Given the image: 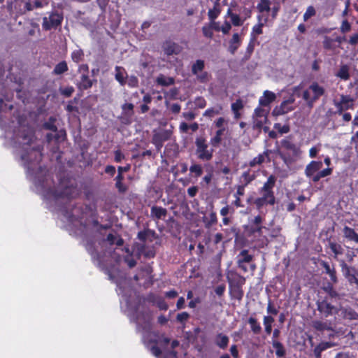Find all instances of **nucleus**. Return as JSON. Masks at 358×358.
I'll list each match as a JSON object with an SVG mask.
<instances>
[{
  "instance_id": "obj_34",
  "label": "nucleus",
  "mask_w": 358,
  "mask_h": 358,
  "mask_svg": "<svg viewBox=\"0 0 358 358\" xmlns=\"http://www.w3.org/2000/svg\"><path fill=\"white\" fill-rule=\"evenodd\" d=\"M224 131H225V128H223V129H220L216 131L215 136H213L210 139V144L212 145V146H213L215 148H217L219 146V145L220 144V143L222 141V136L223 135V133Z\"/></svg>"
},
{
  "instance_id": "obj_63",
  "label": "nucleus",
  "mask_w": 358,
  "mask_h": 358,
  "mask_svg": "<svg viewBox=\"0 0 358 358\" xmlns=\"http://www.w3.org/2000/svg\"><path fill=\"white\" fill-rule=\"evenodd\" d=\"M267 313L269 314H272L274 315H276L278 313V309L273 306L271 300L268 301L267 308H266Z\"/></svg>"
},
{
  "instance_id": "obj_51",
  "label": "nucleus",
  "mask_w": 358,
  "mask_h": 358,
  "mask_svg": "<svg viewBox=\"0 0 358 358\" xmlns=\"http://www.w3.org/2000/svg\"><path fill=\"white\" fill-rule=\"evenodd\" d=\"M271 2L269 0H261L258 4V9L260 12H269Z\"/></svg>"
},
{
  "instance_id": "obj_10",
  "label": "nucleus",
  "mask_w": 358,
  "mask_h": 358,
  "mask_svg": "<svg viewBox=\"0 0 358 358\" xmlns=\"http://www.w3.org/2000/svg\"><path fill=\"white\" fill-rule=\"evenodd\" d=\"M318 311L322 316L327 317L338 313V308L331 304L327 300L324 299L317 302Z\"/></svg>"
},
{
  "instance_id": "obj_50",
  "label": "nucleus",
  "mask_w": 358,
  "mask_h": 358,
  "mask_svg": "<svg viewBox=\"0 0 358 358\" xmlns=\"http://www.w3.org/2000/svg\"><path fill=\"white\" fill-rule=\"evenodd\" d=\"M316 14L315 8L313 6H309L303 15V19L305 22L308 21L310 17L315 16Z\"/></svg>"
},
{
  "instance_id": "obj_27",
  "label": "nucleus",
  "mask_w": 358,
  "mask_h": 358,
  "mask_svg": "<svg viewBox=\"0 0 358 358\" xmlns=\"http://www.w3.org/2000/svg\"><path fill=\"white\" fill-rule=\"evenodd\" d=\"M92 86V81L89 78L88 75L83 73L80 77V82L78 87L80 90H87Z\"/></svg>"
},
{
  "instance_id": "obj_47",
  "label": "nucleus",
  "mask_w": 358,
  "mask_h": 358,
  "mask_svg": "<svg viewBox=\"0 0 358 358\" xmlns=\"http://www.w3.org/2000/svg\"><path fill=\"white\" fill-rule=\"evenodd\" d=\"M324 291L332 299H336L339 296L338 293L334 289L331 283H328L323 287Z\"/></svg>"
},
{
  "instance_id": "obj_46",
  "label": "nucleus",
  "mask_w": 358,
  "mask_h": 358,
  "mask_svg": "<svg viewBox=\"0 0 358 358\" xmlns=\"http://www.w3.org/2000/svg\"><path fill=\"white\" fill-rule=\"evenodd\" d=\"M56 119L53 117H50L47 122L43 124V127L45 129L50 130L53 132H57V128L55 125Z\"/></svg>"
},
{
  "instance_id": "obj_12",
  "label": "nucleus",
  "mask_w": 358,
  "mask_h": 358,
  "mask_svg": "<svg viewBox=\"0 0 358 358\" xmlns=\"http://www.w3.org/2000/svg\"><path fill=\"white\" fill-rule=\"evenodd\" d=\"M353 99L350 96L342 95L340 101L335 102V106L339 113H342L343 111L352 108Z\"/></svg>"
},
{
  "instance_id": "obj_60",
  "label": "nucleus",
  "mask_w": 358,
  "mask_h": 358,
  "mask_svg": "<svg viewBox=\"0 0 358 358\" xmlns=\"http://www.w3.org/2000/svg\"><path fill=\"white\" fill-rule=\"evenodd\" d=\"M231 28V22H228L227 19H225V21L224 23L222 24L221 27V31L226 34H228Z\"/></svg>"
},
{
  "instance_id": "obj_26",
  "label": "nucleus",
  "mask_w": 358,
  "mask_h": 358,
  "mask_svg": "<svg viewBox=\"0 0 358 358\" xmlns=\"http://www.w3.org/2000/svg\"><path fill=\"white\" fill-rule=\"evenodd\" d=\"M223 108L220 104H217L214 107L208 108L205 110L203 115L204 117L212 118L215 117V115H220L222 113Z\"/></svg>"
},
{
  "instance_id": "obj_55",
  "label": "nucleus",
  "mask_w": 358,
  "mask_h": 358,
  "mask_svg": "<svg viewBox=\"0 0 358 358\" xmlns=\"http://www.w3.org/2000/svg\"><path fill=\"white\" fill-rule=\"evenodd\" d=\"M264 159H263L262 155H257V157H254L250 162L249 166L251 167L255 166L257 165L262 164L264 162Z\"/></svg>"
},
{
  "instance_id": "obj_1",
  "label": "nucleus",
  "mask_w": 358,
  "mask_h": 358,
  "mask_svg": "<svg viewBox=\"0 0 358 358\" xmlns=\"http://www.w3.org/2000/svg\"><path fill=\"white\" fill-rule=\"evenodd\" d=\"M4 70L0 63V126L5 129L6 144L12 147L15 158L24 167L27 178L32 182L34 190L43 199L50 210H87L81 204L74 205L70 199L77 194V188L71 181L60 180L55 185L52 176L45 167L39 165L42 158V146L36 140L33 128L26 125L21 119L13 125H6L1 113L10 110L11 104L3 103V98L9 101L10 96L3 91Z\"/></svg>"
},
{
  "instance_id": "obj_31",
  "label": "nucleus",
  "mask_w": 358,
  "mask_h": 358,
  "mask_svg": "<svg viewBox=\"0 0 358 358\" xmlns=\"http://www.w3.org/2000/svg\"><path fill=\"white\" fill-rule=\"evenodd\" d=\"M272 345L275 349V355L278 357H283L285 355V350L280 342L277 340H272Z\"/></svg>"
},
{
  "instance_id": "obj_57",
  "label": "nucleus",
  "mask_w": 358,
  "mask_h": 358,
  "mask_svg": "<svg viewBox=\"0 0 358 358\" xmlns=\"http://www.w3.org/2000/svg\"><path fill=\"white\" fill-rule=\"evenodd\" d=\"M274 129L278 130L281 134H287L289 131V127L288 125L282 126L280 123H275Z\"/></svg>"
},
{
  "instance_id": "obj_5",
  "label": "nucleus",
  "mask_w": 358,
  "mask_h": 358,
  "mask_svg": "<svg viewBox=\"0 0 358 358\" xmlns=\"http://www.w3.org/2000/svg\"><path fill=\"white\" fill-rule=\"evenodd\" d=\"M277 178L274 175H271L267 180L264 183L263 186L259 189V197L254 201V203L258 210L264 206L270 205L273 206L275 203V197L274 195L273 188L275 185Z\"/></svg>"
},
{
  "instance_id": "obj_48",
  "label": "nucleus",
  "mask_w": 358,
  "mask_h": 358,
  "mask_svg": "<svg viewBox=\"0 0 358 358\" xmlns=\"http://www.w3.org/2000/svg\"><path fill=\"white\" fill-rule=\"evenodd\" d=\"M123 179V176H120V174H117V176L115 178V187L118 189L120 192H124L127 189L126 187L122 183Z\"/></svg>"
},
{
  "instance_id": "obj_2",
  "label": "nucleus",
  "mask_w": 358,
  "mask_h": 358,
  "mask_svg": "<svg viewBox=\"0 0 358 358\" xmlns=\"http://www.w3.org/2000/svg\"><path fill=\"white\" fill-rule=\"evenodd\" d=\"M109 279L117 284V294L120 296V308L129 317L131 322L136 324V331L142 335V340L149 351L155 357L161 358H177L175 348L179 346V341L171 340L165 336H157L151 331L150 315L141 304L136 292L129 285L126 278L115 279L109 271Z\"/></svg>"
},
{
  "instance_id": "obj_62",
  "label": "nucleus",
  "mask_w": 358,
  "mask_h": 358,
  "mask_svg": "<svg viewBox=\"0 0 358 358\" xmlns=\"http://www.w3.org/2000/svg\"><path fill=\"white\" fill-rule=\"evenodd\" d=\"M194 104L199 108H203L206 105V101L203 97H197L194 101Z\"/></svg>"
},
{
  "instance_id": "obj_35",
  "label": "nucleus",
  "mask_w": 358,
  "mask_h": 358,
  "mask_svg": "<svg viewBox=\"0 0 358 358\" xmlns=\"http://www.w3.org/2000/svg\"><path fill=\"white\" fill-rule=\"evenodd\" d=\"M68 71V66L65 61H62L59 62L56 66H55L52 74L54 75H62L66 71Z\"/></svg>"
},
{
  "instance_id": "obj_61",
  "label": "nucleus",
  "mask_w": 358,
  "mask_h": 358,
  "mask_svg": "<svg viewBox=\"0 0 358 358\" xmlns=\"http://www.w3.org/2000/svg\"><path fill=\"white\" fill-rule=\"evenodd\" d=\"M217 215L215 212H211L209 215L208 221L206 224L208 227H210L213 224L217 223Z\"/></svg>"
},
{
  "instance_id": "obj_41",
  "label": "nucleus",
  "mask_w": 358,
  "mask_h": 358,
  "mask_svg": "<svg viewBox=\"0 0 358 358\" xmlns=\"http://www.w3.org/2000/svg\"><path fill=\"white\" fill-rule=\"evenodd\" d=\"M341 271L345 278H348L352 273H355L356 270L349 266L344 261L341 263Z\"/></svg>"
},
{
  "instance_id": "obj_37",
  "label": "nucleus",
  "mask_w": 358,
  "mask_h": 358,
  "mask_svg": "<svg viewBox=\"0 0 358 358\" xmlns=\"http://www.w3.org/2000/svg\"><path fill=\"white\" fill-rule=\"evenodd\" d=\"M336 76L342 80H347L350 77L349 67L347 65H343L336 73Z\"/></svg>"
},
{
  "instance_id": "obj_23",
  "label": "nucleus",
  "mask_w": 358,
  "mask_h": 358,
  "mask_svg": "<svg viewBox=\"0 0 358 358\" xmlns=\"http://www.w3.org/2000/svg\"><path fill=\"white\" fill-rule=\"evenodd\" d=\"M333 344L330 342H322L318 344L314 349L313 352L316 358L321 357L322 352L331 348Z\"/></svg>"
},
{
  "instance_id": "obj_28",
  "label": "nucleus",
  "mask_w": 358,
  "mask_h": 358,
  "mask_svg": "<svg viewBox=\"0 0 358 358\" xmlns=\"http://www.w3.org/2000/svg\"><path fill=\"white\" fill-rule=\"evenodd\" d=\"M156 82L161 86H170L174 84L175 80L173 78L167 77L163 74H160L157 76Z\"/></svg>"
},
{
  "instance_id": "obj_3",
  "label": "nucleus",
  "mask_w": 358,
  "mask_h": 358,
  "mask_svg": "<svg viewBox=\"0 0 358 358\" xmlns=\"http://www.w3.org/2000/svg\"><path fill=\"white\" fill-rule=\"evenodd\" d=\"M123 239L116 233L108 234L106 238H103L98 243L97 246L90 241H87L85 247L91 255L94 263L99 267H106L108 265V259L114 260L116 263L121 261V257L115 252L116 246H122Z\"/></svg>"
},
{
  "instance_id": "obj_14",
  "label": "nucleus",
  "mask_w": 358,
  "mask_h": 358,
  "mask_svg": "<svg viewBox=\"0 0 358 358\" xmlns=\"http://www.w3.org/2000/svg\"><path fill=\"white\" fill-rule=\"evenodd\" d=\"M135 249L138 259H139L141 255L144 256L147 259L153 258L155 255L154 250L151 248L147 247L145 244L138 243L135 245Z\"/></svg>"
},
{
  "instance_id": "obj_64",
  "label": "nucleus",
  "mask_w": 358,
  "mask_h": 358,
  "mask_svg": "<svg viewBox=\"0 0 358 358\" xmlns=\"http://www.w3.org/2000/svg\"><path fill=\"white\" fill-rule=\"evenodd\" d=\"M234 210L229 207L228 205L225 206L220 210V215L223 217H226L229 213H233Z\"/></svg>"
},
{
  "instance_id": "obj_45",
  "label": "nucleus",
  "mask_w": 358,
  "mask_h": 358,
  "mask_svg": "<svg viewBox=\"0 0 358 358\" xmlns=\"http://www.w3.org/2000/svg\"><path fill=\"white\" fill-rule=\"evenodd\" d=\"M204 69V62L201 59H198L192 66V72L194 75H197L199 72L202 71Z\"/></svg>"
},
{
  "instance_id": "obj_7",
  "label": "nucleus",
  "mask_w": 358,
  "mask_h": 358,
  "mask_svg": "<svg viewBox=\"0 0 358 358\" xmlns=\"http://www.w3.org/2000/svg\"><path fill=\"white\" fill-rule=\"evenodd\" d=\"M196 150L197 158L202 161H210L213 156V149L208 148L206 141L203 137H197L195 139Z\"/></svg>"
},
{
  "instance_id": "obj_56",
  "label": "nucleus",
  "mask_w": 358,
  "mask_h": 358,
  "mask_svg": "<svg viewBox=\"0 0 358 358\" xmlns=\"http://www.w3.org/2000/svg\"><path fill=\"white\" fill-rule=\"evenodd\" d=\"M83 57V50L80 49L76 50L72 52L71 58L73 62H80Z\"/></svg>"
},
{
  "instance_id": "obj_18",
  "label": "nucleus",
  "mask_w": 358,
  "mask_h": 358,
  "mask_svg": "<svg viewBox=\"0 0 358 358\" xmlns=\"http://www.w3.org/2000/svg\"><path fill=\"white\" fill-rule=\"evenodd\" d=\"M214 343L218 348L224 350L228 346L229 338L222 333H218L215 338Z\"/></svg>"
},
{
  "instance_id": "obj_59",
  "label": "nucleus",
  "mask_w": 358,
  "mask_h": 358,
  "mask_svg": "<svg viewBox=\"0 0 358 358\" xmlns=\"http://www.w3.org/2000/svg\"><path fill=\"white\" fill-rule=\"evenodd\" d=\"M264 24L262 22H259L257 24L255 25L252 28V35L255 37L256 35H259L262 33V27Z\"/></svg>"
},
{
  "instance_id": "obj_49",
  "label": "nucleus",
  "mask_w": 358,
  "mask_h": 358,
  "mask_svg": "<svg viewBox=\"0 0 358 358\" xmlns=\"http://www.w3.org/2000/svg\"><path fill=\"white\" fill-rule=\"evenodd\" d=\"M178 47V46H166L164 48V55H166L167 57L166 60H169V57L171 55H176L178 53L180 50L176 48ZM164 60H166V58H164Z\"/></svg>"
},
{
  "instance_id": "obj_22",
  "label": "nucleus",
  "mask_w": 358,
  "mask_h": 358,
  "mask_svg": "<svg viewBox=\"0 0 358 358\" xmlns=\"http://www.w3.org/2000/svg\"><path fill=\"white\" fill-rule=\"evenodd\" d=\"M321 265L324 268L325 273L330 277L331 282L333 283H336L338 282V279L335 268L334 267L331 268L327 262L324 261L321 263Z\"/></svg>"
},
{
  "instance_id": "obj_29",
  "label": "nucleus",
  "mask_w": 358,
  "mask_h": 358,
  "mask_svg": "<svg viewBox=\"0 0 358 358\" xmlns=\"http://www.w3.org/2000/svg\"><path fill=\"white\" fill-rule=\"evenodd\" d=\"M312 327L318 331H324L325 330H330V324L326 322L320 320H313L311 324Z\"/></svg>"
},
{
  "instance_id": "obj_4",
  "label": "nucleus",
  "mask_w": 358,
  "mask_h": 358,
  "mask_svg": "<svg viewBox=\"0 0 358 358\" xmlns=\"http://www.w3.org/2000/svg\"><path fill=\"white\" fill-rule=\"evenodd\" d=\"M280 148H276V153L282 159L285 164L289 167L296 162L301 156L300 148L287 137L280 141Z\"/></svg>"
},
{
  "instance_id": "obj_54",
  "label": "nucleus",
  "mask_w": 358,
  "mask_h": 358,
  "mask_svg": "<svg viewBox=\"0 0 358 358\" xmlns=\"http://www.w3.org/2000/svg\"><path fill=\"white\" fill-rule=\"evenodd\" d=\"M127 83L129 87H136L138 85V79L135 76H128Z\"/></svg>"
},
{
  "instance_id": "obj_53",
  "label": "nucleus",
  "mask_w": 358,
  "mask_h": 358,
  "mask_svg": "<svg viewBox=\"0 0 358 358\" xmlns=\"http://www.w3.org/2000/svg\"><path fill=\"white\" fill-rule=\"evenodd\" d=\"M74 92V88L72 86H68L64 88L60 87L59 88V92L62 95L69 97L72 95V94Z\"/></svg>"
},
{
  "instance_id": "obj_21",
  "label": "nucleus",
  "mask_w": 358,
  "mask_h": 358,
  "mask_svg": "<svg viewBox=\"0 0 358 358\" xmlns=\"http://www.w3.org/2000/svg\"><path fill=\"white\" fill-rule=\"evenodd\" d=\"M224 17L225 19L229 17L231 24L234 26H241L243 23V20L239 17L238 15L232 13L231 8L227 10Z\"/></svg>"
},
{
  "instance_id": "obj_11",
  "label": "nucleus",
  "mask_w": 358,
  "mask_h": 358,
  "mask_svg": "<svg viewBox=\"0 0 358 358\" xmlns=\"http://www.w3.org/2000/svg\"><path fill=\"white\" fill-rule=\"evenodd\" d=\"M323 163L322 161H311L306 165L305 169V175L311 181L313 182V178L317 173L322 169Z\"/></svg>"
},
{
  "instance_id": "obj_16",
  "label": "nucleus",
  "mask_w": 358,
  "mask_h": 358,
  "mask_svg": "<svg viewBox=\"0 0 358 358\" xmlns=\"http://www.w3.org/2000/svg\"><path fill=\"white\" fill-rule=\"evenodd\" d=\"M115 79L119 83L121 86H124L127 83V78H128V74L126 70L119 66H116L115 67Z\"/></svg>"
},
{
  "instance_id": "obj_19",
  "label": "nucleus",
  "mask_w": 358,
  "mask_h": 358,
  "mask_svg": "<svg viewBox=\"0 0 358 358\" xmlns=\"http://www.w3.org/2000/svg\"><path fill=\"white\" fill-rule=\"evenodd\" d=\"M150 214L153 218L160 220L166 216L167 210L162 207L154 206L151 208Z\"/></svg>"
},
{
  "instance_id": "obj_24",
  "label": "nucleus",
  "mask_w": 358,
  "mask_h": 358,
  "mask_svg": "<svg viewBox=\"0 0 358 358\" xmlns=\"http://www.w3.org/2000/svg\"><path fill=\"white\" fill-rule=\"evenodd\" d=\"M126 255L124 256V261L127 266L131 268L136 265V261L133 257V251H131L129 248H124L123 250Z\"/></svg>"
},
{
  "instance_id": "obj_36",
  "label": "nucleus",
  "mask_w": 358,
  "mask_h": 358,
  "mask_svg": "<svg viewBox=\"0 0 358 358\" xmlns=\"http://www.w3.org/2000/svg\"><path fill=\"white\" fill-rule=\"evenodd\" d=\"M332 171L333 169L329 167L321 171L320 170L319 172L317 173V175L315 176L313 182H317L321 178L330 176L332 173Z\"/></svg>"
},
{
  "instance_id": "obj_9",
  "label": "nucleus",
  "mask_w": 358,
  "mask_h": 358,
  "mask_svg": "<svg viewBox=\"0 0 358 358\" xmlns=\"http://www.w3.org/2000/svg\"><path fill=\"white\" fill-rule=\"evenodd\" d=\"M294 101L295 99L293 96H289L287 100H284L280 106H277L273 108L272 111L273 115L280 116L292 111L294 109V107L292 106Z\"/></svg>"
},
{
  "instance_id": "obj_39",
  "label": "nucleus",
  "mask_w": 358,
  "mask_h": 358,
  "mask_svg": "<svg viewBox=\"0 0 358 358\" xmlns=\"http://www.w3.org/2000/svg\"><path fill=\"white\" fill-rule=\"evenodd\" d=\"M268 112L269 109H266L265 107H262L259 105V106L255 109L252 117H260L262 119L264 117L267 118Z\"/></svg>"
},
{
  "instance_id": "obj_15",
  "label": "nucleus",
  "mask_w": 358,
  "mask_h": 358,
  "mask_svg": "<svg viewBox=\"0 0 358 358\" xmlns=\"http://www.w3.org/2000/svg\"><path fill=\"white\" fill-rule=\"evenodd\" d=\"M236 259V263L238 268L241 270H245L243 267V264H252V261L253 259V256L249 254L248 250L245 249L241 251V252L237 255Z\"/></svg>"
},
{
  "instance_id": "obj_33",
  "label": "nucleus",
  "mask_w": 358,
  "mask_h": 358,
  "mask_svg": "<svg viewBox=\"0 0 358 358\" xmlns=\"http://www.w3.org/2000/svg\"><path fill=\"white\" fill-rule=\"evenodd\" d=\"M134 104L129 103H124L122 106V114L127 119H130L134 115Z\"/></svg>"
},
{
  "instance_id": "obj_38",
  "label": "nucleus",
  "mask_w": 358,
  "mask_h": 358,
  "mask_svg": "<svg viewBox=\"0 0 358 358\" xmlns=\"http://www.w3.org/2000/svg\"><path fill=\"white\" fill-rule=\"evenodd\" d=\"M170 133L168 131H163L153 135V141H159V142L164 143V141L169 140Z\"/></svg>"
},
{
  "instance_id": "obj_20",
  "label": "nucleus",
  "mask_w": 358,
  "mask_h": 358,
  "mask_svg": "<svg viewBox=\"0 0 358 358\" xmlns=\"http://www.w3.org/2000/svg\"><path fill=\"white\" fill-rule=\"evenodd\" d=\"M256 178V174L255 171H251L250 169L244 171L241 176V182L243 185L247 186L252 181H253Z\"/></svg>"
},
{
  "instance_id": "obj_42",
  "label": "nucleus",
  "mask_w": 358,
  "mask_h": 358,
  "mask_svg": "<svg viewBox=\"0 0 358 358\" xmlns=\"http://www.w3.org/2000/svg\"><path fill=\"white\" fill-rule=\"evenodd\" d=\"M55 134L49 133L46 134V138L48 142L52 141L53 139L56 141H59L60 139H64L65 137V132L62 130L55 132Z\"/></svg>"
},
{
  "instance_id": "obj_43",
  "label": "nucleus",
  "mask_w": 358,
  "mask_h": 358,
  "mask_svg": "<svg viewBox=\"0 0 358 358\" xmlns=\"http://www.w3.org/2000/svg\"><path fill=\"white\" fill-rule=\"evenodd\" d=\"M266 121V117L262 119L260 117H252V128L261 131Z\"/></svg>"
},
{
  "instance_id": "obj_6",
  "label": "nucleus",
  "mask_w": 358,
  "mask_h": 358,
  "mask_svg": "<svg viewBox=\"0 0 358 358\" xmlns=\"http://www.w3.org/2000/svg\"><path fill=\"white\" fill-rule=\"evenodd\" d=\"M324 92L325 90L322 86L317 82H313L303 92L301 96L306 105L312 108L314 103L323 96Z\"/></svg>"
},
{
  "instance_id": "obj_58",
  "label": "nucleus",
  "mask_w": 358,
  "mask_h": 358,
  "mask_svg": "<svg viewBox=\"0 0 358 358\" xmlns=\"http://www.w3.org/2000/svg\"><path fill=\"white\" fill-rule=\"evenodd\" d=\"M213 178V173L211 172L208 173L201 180L200 185L202 187L208 186Z\"/></svg>"
},
{
  "instance_id": "obj_17",
  "label": "nucleus",
  "mask_w": 358,
  "mask_h": 358,
  "mask_svg": "<svg viewBox=\"0 0 358 358\" xmlns=\"http://www.w3.org/2000/svg\"><path fill=\"white\" fill-rule=\"evenodd\" d=\"M343 237L348 241L358 244V232L354 229L345 226L343 229Z\"/></svg>"
},
{
  "instance_id": "obj_13",
  "label": "nucleus",
  "mask_w": 358,
  "mask_h": 358,
  "mask_svg": "<svg viewBox=\"0 0 358 358\" xmlns=\"http://www.w3.org/2000/svg\"><path fill=\"white\" fill-rule=\"evenodd\" d=\"M276 99V94L269 90H265L263 95L259 99V105L262 107L268 108L270 110V105Z\"/></svg>"
},
{
  "instance_id": "obj_52",
  "label": "nucleus",
  "mask_w": 358,
  "mask_h": 358,
  "mask_svg": "<svg viewBox=\"0 0 358 358\" xmlns=\"http://www.w3.org/2000/svg\"><path fill=\"white\" fill-rule=\"evenodd\" d=\"M231 290L234 294V296L240 300L242 299L243 296V292L242 290V287H230Z\"/></svg>"
},
{
  "instance_id": "obj_40",
  "label": "nucleus",
  "mask_w": 358,
  "mask_h": 358,
  "mask_svg": "<svg viewBox=\"0 0 358 358\" xmlns=\"http://www.w3.org/2000/svg\"><path fill=\"white\" fill-rule=\"evenodd\" d=\"M329 247L332 251V252L334 254L335 257L342 255L343 252V249L342 246L340 244L336 243V242L329 241Z\"/></svg>"
},
{
  "instance_id": "obj_44",
  "label": "nucleus",
  "mask_w": 358,
  "mask_h": 358,
  "mask_svg": "<svg viewBox=\"0 0 358 358\" xmlns=\"http://www.w3.org/2000/svg\"><path fill=\"white\" fill-rule=\"evenodd\" d=\"M189 171L194 174V177L199 178L202 175L203 171L201 165L193 164L189 167Z\"/></svg>"
},
{
  "instance_id": "obj_30",
  "label": "nucleus",
  "mask_w": 358,
  "mask_h": 358,
  "mask_svg": "<svg viewBox=\"0 0 358 358\" xmlns=\"http://www.w3.org/2000/svg\"><path fill=\"white\" fill-rule=\"evenodd\" d=\"M248 322L250 324L251 331L254 334H259L261 333L262 327L255 317H249L248 320Z\"/></svg>"
},
{
  "instance_id": "obj_8",
  "label": "nucleus",
  "mask_w": 358,
  "mask_h": 358,
  "mask_svg": "<svg viewBox=\"0 0 358 358\" xmlns=\"http://www.w3.org/2000/svg\"><path fill=\"white\" fill-rule=\"evenodd\" d=\"M63 20V16L57 13H52L48 16L43 18V28L45 30H49L53 28H57L60 25Z\"/></svg>"
},
{
  "instance_id": "obj_32",
  "label": "nucleus",
  "mask_w": 358,
  "mask_h": 358,
  "mask_svg": "<svg viewBox=\"0 0 358 358\" xmlns=\"http://www.w3.org/2000/svg\"><path fill=\"white\" fill-rule=\"evenodd\" d=\"M274 322V318L271 315H266L263 318V324L264 330L267 335H270L272 332V324Z\"/></svg>"
},
{
  "instance_id": "obj_25",
  "label": "nucleus",
  "mask_w": 358,
  "mask_h": 358,
  "mask_svg": "<svg viewBox=\"0 0 358 358\" xmlns=\"http://www.w3.org/2000/svg\"><path fill=\"white\" fill-rule=\"evenodd\" d=\"M230 287H242L245 282V278L240 275L235 274L231 278H228Z\"/></svg>"
}]
</instances>
